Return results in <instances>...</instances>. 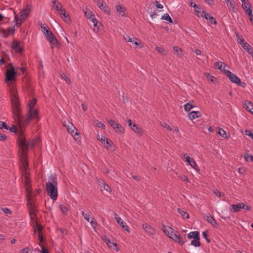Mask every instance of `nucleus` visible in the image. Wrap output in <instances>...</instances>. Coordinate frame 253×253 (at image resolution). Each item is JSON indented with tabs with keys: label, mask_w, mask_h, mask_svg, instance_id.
<instances>
[{
	"label": "nucleus",
	"mask_w": 253,
	"mask_h": 253,
	"mask_svg": "<svg viewBox=\"0 0 253 253\" xmlns=\"http://www.w3.org/2000/svg\"><path fill=\"white\" fill-rule=\"evenodd\" d=\"M11 105L12 108V112L13 117L15 121L20 124H24V125H27L29 124L32 119L38 118V111L36 110L32 111L33 108L37 103L36 98H32L29 100L28 103V109L26 118H24L21 114V109L19 101V98L17 92L13 90L11 92Z\"/></svg>",
	"instance_id": "nucleus-1"
},
{
	"label": "nucleus",
	"mask_w": 253,
	"mask_h": 253,
	"mask_svg": "<svg viewBox=\"0 0 253 253\" xmlns=\"http://www.w3.org/2000/svg\"><path fill=\"white\" fill-rule=\"evenodd\" d=\"M37 142V140L35 139L27 141L25 138L23 131L19 132L17 143L21 149V154L24 157L27 156L26 151L29 148H33Z\"/></svg>",
	"instance_id": "nucleus-2"
},
{
	"label": "nucleus",
	"mask_w": 253,
	"mask_h": 253,
	"mask_svg": "<svg viewBox=\"0 0 253 253\" xmlns=\"http://www.w3.org/2000/svg\"><path fill=\"white\" fill-rule=\"evenodd\" d=\"M26 195L27 197V206L28 212L30 215L31 219H33V216H36V205L34 203V200L32 197V189L30 186L28 185L27 182L25 184Z\"/></svg>",
	"instance_id": "nucleus-3"
},
{
	"label": "nucleus",
	"mask_w": 253,
	"mask_h": 253,
	"mask_svg": "<svg viewBox=\"0 0 253 253\" xmlns=\"http://www.w3.org/2000/svg\"><path fill=\"white\" fill-rule=\"evenodd\" d=\"M51 182H48L46 184V188L48 196L54 201L58 196L57 179L56 176L52 175L51 177Z\"/></svg>",
	"instance_id": "nucleus-4"
},
{
	"label": "nucleus",
	"mask_w": 253,
	"mask_h": 253,
	"mask_svg": "<svg viewBox=\"0 0 253 253\" xmlns=\"http://www.w3.org/2000/svg\"><path fill=\"white\" fill-rule=\"evenodd\" d=\"M225 66L222 69V64H216L215 68L219 69L220 70H223L225 74L229 78L231 82L237 84L238 86H241L245 88L246 86V84L241 81V80L236 75L232 73L231 72L225 69Z\"/></svg>",
	"instance_id": "nucleus-5"
},
{
	"label": "nucleus",
	"mask_w": 253,
	"mask_h": 253,
	"mask_svg": "<svg viewBox=\"0 0 253 253\" xmlns=\"http://www.w3.org/2000/svg\"><path fill=\"white\" fill-rule=\"evenodd\" d=\"M30 12L31 6L27 5L25 9L20 12L19 15H15L14 17L15 25L17 27H20L22 23L26 20Z\"/></svg>",
	"instance_id": "nucleus-6"
},
{
	"label": "nucleus",
	"mask_w": 253,
	"mask_h": 253,
	"mask_svg": "<svg viewBox=\"0 0 253 253\" xmlns=\"http://www.w3.org/2000/svg\"><path fill=\"white\" fill-rule=\"evenodd\" d=\"M236 38L237 39V43L241 45L243 49L253 58V48L245 41L242 36L236 34Z\"/></svg>",
	"instance_id": "nucleus-7"
},
{
	"label": "nucleus",
	"mask_w": 253,
	"mask_h": 253,
	"mask_svg": "<svg viewBox=\"0 0 253 253\" xmlns=\"http://www.w3.org/2000/svg\"><path fill=\"white\" fill-rule=\"evenodd\" d=\"M63 126L66 128L67 131L73 137L75 140H77L80 138L79 134L77 132V129L72 123L68 122L67 123L64 122Z\"/></svg>",
	"instance_id": "nucleus-8"
},
{
	"label": "nucleus",
	"mask_w": 253,
	"mask_h": 253,
	"mask_svg": "<svg viewBox=\"0 0 253 253\" xmlns=\"http://www.w3.org/2000/svg\"><path fill=\"white\" fill-rule=\"evenodd\" d=\"M16 72L13 66L7 69L5 73V81L8 82L16 79Z\"/></svg>",
	"instance_id": "nucleus-9"
},
{
	"label": "nucleus",
	"mask_w": 253,
	"mask_h": 253,
	"mask_svg": "<svg viewBox=\"0 0 253 253\" xmlns=\"http://www.w3.org/2000/svg\"><path fill=\"white\" fill-rule=\"evenodd\" d=\"M242 3V7L247 15H251L253 13L251 9V4L248 0H240Z\"/></svg>",
	"instance_id": "nucleus-10"
},
{
	"label": "nucleus",
	"mask_w": 253,
	"mask_h": 253,
	"mask_svg": "<svg viewBox=\"0 0 253 253\" xmlns=\"http://www.w3.org/2000/svg\"><path fill=\"white\" fill-rule=\"evenodd\" d=\"M95 2L101 10L108 15L110 14V11L103 0H96Z\"/></svg>",
	"instance_id": "nucleus-11"
},
{
	"label": "nucleus",
	"mask_w": 253,
	"mask_h": 253,
	"mask_svg": "<svg viewBox=\"0 0 253 253\" xmlns=\"http://www.w3.org/2000/svg\"><path fill=\"white\" fill-rule=\"evenodd\" d=\"M98 139L103 144H104L107 150L111 151H113L114 150L112 147V142L110 139L106 138L105 137H102L100 139L99 136H98Z\"/></svg>",
	"instance_id": "nucleus-12"
},
{
	"label": "nucleus",
	"mask_w": 253,
	"mask_h": 253,
	"mask_svg": "<svg viewBox=\"0 0 253 253\" xmlns=\"http://www.w3.org/2000/svg\"><path fill=\"white\" fill-rule=\"evenodd\" d=\"M45 35L51 44L53 45H58L59 43L58 40L51 31L46 33Z\"/></svg>",
	"instance_id": "nucleus-13"
},
{
	"label": "nucleus",
	"mask_w": 253,
	"mask_h": 253,
	"mask_svg": "<svg viewBox=\"0 0 253 253\" xmlns=\"http://www.w3.org/2000/svg\"><path fill=\"white\" fill-rule=\"evenodd\" d=\"M114 215L116 221L119 226H121L124 230L127 232L128 233H130V231L129 228L127 225H126V223L124 222L120 217H117L116 213H115Z\"/></svg>",
	"instance_id": "nucleus-14"
},
{
	"label": "nucleus",
	"mask_w": 253,
	"mask_h": 253,
	"mask_svg": "<svg viewBox=\"0 0 253 253\" xmlns=\"http://www.w3.org/2000/svg\"><path fill=\"white\" fill-rule=\"evenodd\" d=\"M116 12L119 16L125 17L126 16V8L122 5L117 4L115 6Z\"/></svg>",
	"instance_id": "nucleus-15"
},
{
	"label": "nucleus",
	"mask_w": 253,
	"mask_h": 253,
	"mask_svg": "<svg viewBox=\"0 0 253 253\" xmlns=\"http://www.w3.org/2000/svg\"><path fill=\"white\" fill-rule=\"evenodd\" d=\"M244 207V204L242 202L237 204H233L230 207V211L232 213L238 212Z\"/></svg>",
	"instance_id": "nucleus-16"
},
{
	"label": "nucleus",
	"mask_w": 253,
	"mask_h": 253,
	"mask_svg": "<svg viewBox=\"0 0 253 253\" xmlns=\"http://www.w3.org/2000/svg\"><path fill=\"white\" fill-rule=\"evenodd\" d=\"M20 42L18 41H13L11 44V49L12 51L17 53H20L22 51V49L20 46Z\"/></svg>",
	"instance_id": "nucleus-17"
},
{
	"label": "nucleus",
	"mask_w": 253,
	"mask_h": 253,
	"mask_svg": "<svg viewBox=\"0 0 253 253\" xmlns=\"http://www.w3.org/2000/svg\"><path fill=\"white\" fill-rule=\"evenodd\" d=\"M184 157L185 158V161L187 162L193 169L195 170H197L198 169V166L195 161V160L190 158L188 155H187L186 154L184 155Z\"/></svg>",
	"instance_id": "nucleus-18"
},
{
	"label": "nucleus",
	"mask_w": 253,
	"mask_h": 253,
	"mask_svg": "<svg viewBox=\"0 0 253 253\" xmlns=\"http://www.w3.org/2000/svg\"><path fill=\"white\" fill-rule=\"evenodd\" d=\"M193 7L194 8V11L198 17H203L206 11L203 10L196 4H194Z\"/></svg>",
	"instance_id": "nucleus-19"
},
{
	"label": "nucleus",
	"mask_w": 253,
	"mask_h": 253,
	"mask_svg": "<svg viewBox=\"0 0 253 253\" xmlns=\"http://www.w3.org/2000/svg\"><path fill=\"white\" fill-rule=\"evenodd\" d=\"M204 218L206 219V221L209 222L210 224H211V225H212L213 227L217 228L218 227V224L215 220V219L211 216L210 214H208L207 215H206V216L204 217Z\"/></svg>",
	"instance_id": "nucleus-20"
},
{
	"label": "nucleus",
	"mask_w": 253,
	"mask_h": 253,
	"mask_svg": "<svg viewBox=\"0 0 253 253\" xmlns=\"http://www.w3.org/2000/svg\"><path fill=\"white\" fill-rule=\"evenodd\" d=\"M52 3L53 6L56 9L59 15L65 11L61 4L58 2L57 0H53Z\"/></svg>",
	"instance_id": "nucleus-21"
},
{
	"label": "nucleus",
	"mask_w": 253,
	"mask_h": 253,
	"mask_svg": "<svg viewBox=\"0 0 253 253\" xmlns=\"http://www.w3.org/2000/svg\"><path fill=\"white\" fill-rule=\"evenodd\" d=\"M172 235L169 236V238L173 240L175 242L178 243L179 244L182 245L184 244V242L181 239V237L179 234H176L175 233H174V231L172 232Z\"/></svg>",
	"instance_id": "nucleus-22"
},
{
	"label": "nucleus",
	"mask_w": 253,
	"mask_h": 253,
	"mask_svg": "<svg viewBox=\"0 0 253 253\" xmlns=\"http://www.w3.org/2000/svg\"><path fill=\"white\" fill-rule=\"evenodd\" d=\"M84 12L86 16V17L89 19L91 21L93 20V19H95V16L93 14L92 11L89 10L87 8H85L84 10Z\"/></svg>",
	"instance_id": "nucleus-23"
},
{
	"label": "nucleus",
	"mask_w": 253,
	"mask_h": 253,
	"mask_svg": "<svg viewBox=\"0 0 253 253\" xmlns=\"http://www.w3.org/2000/svg\"><path fill=\"white\" fill-rule=\"evenodd\" d=\"M143 228L147 233L153 235L155 233L154 229L147 223L143 224Z\"/></svg>",
	"instance_id": "nucleus-24"
},
{
	"label": "nucleus",
	"mask_w": 253,
	"mask_h": 253,
	"mask_svg": "<svg viewBox=\"0 0 253 253\" xmlns=\"http://www.w3.org/2000/svg\"><path fill=\"white\" fill-rule=\"evenodd\" d=\"M202 115L200 111H192L188 114L189 118L192 120L194 119L201 117Z\"/></svg>",
	"instance_id": "nucleus-25"
},
{
	"label": "nucleus",
	"mask_w": 253,
	"mask_h": 253,
	"mask_svg": "<svg viewBox=\"0 0 253 253\" xmlns=\"http://www.w3.org/2000/svg\"><path fill=\"white\" fill-rule=\"evenodd\" d=\"M163 230V232L165 233V234L167 236H168L169 238V236L172 235L171 234L174 231V230L172 228H171L169 226H168V227L164 226Z\"/></svg>",
	"instance_id": "nucleus-26"
},
{
	"label": "nucleus",
	"mask_w": 253,
	"mask_h": 253,
	"mask_svg": "<svg viewBox=\"0 0 253 253\" xmlns=\"http://www.w3.org/2000/svg\"><path fill=\"white\" fill-rule=\"evenodd\" d=\"M243 106L247 111L250 112L253 109V103L248 101H245L243 103Z\"/></svg>",
	"instance_id": "nucleus-27"
},
{
	"label": "nucleus",
	"mask_w": 253,
	"mask_h": 253,
	"mask_svg": "<svg viewBox=\"0 0 253 253\" xmlns=\"http://www.w3.org/2000/svg\"><path fill=\"white\" fill-rule=\"evenodd\" d=\"M61 18L66 23H70L71 19L69 15L65 12V10L60 14Z\"/></svg>",
	"instance_id": "nucleus-28"
},
{
	"label": "nucleus",
	"mask_w": 253,
	"mask_h": 253,
	"mask_svg": "<svg viewBox=\"0 0 253 253\" xmlns=\"http://www.w3.org/2000/svg\"><path fill=\"white\" fill-rule=\"evenodd\" d=\"M132 129L136 133L142 135L143 133V130L141 128L138 127L137 125L135 123H133V128Z\"/></svg>",
	"instance_id": "nucleus-29"
},
{
	"label": "nucleus",
	"mask_w": 253,
	"mask_h": 253,
	"mask_svg": "<svg viewBox=\"0 0 253 253\" xmlns=\"http://www.w3.org/2000/svg\"><path fill=\"white\" fill-rule=\"evenodd\" d=\"M200 236L194 238L193 240H192L191 242V244L192 245L195 247H199L201 245V243L200 242Z\"/></svg>",
	"instance_id": "nucleus-30"
},
{
	"label": "nucleus",
	"mask_w": 253,
	"mask_h": 253,
	"mask_svg": "<svg viewBox=\"0 0 253 253\" xmlns=\"http://www.w3.org/2000/svg\"><path fill=\"white\" fill-rule=\"evenodd\" d=\"M7 31H8V33H6V32L5 30H4V29L2 30V33L4 34V36L6 37H7L8 36V35H9V34H14V33L15 31V29L14 27H10L8 28Z\"/></svg>",
	"instance_id": "nucleus-31"
},
{
	"label": "nucleus",
	"mask_w": 253,
	"mask_h": 253,
	"mask_svg": "<svg viewBox=\"0 0 253 253\" xmlns=\"http://www.w3.org/2000/svg\"><path fill=\"white\" fill-rule=\"evenodd\" d=\"M229 10L235 11V7L233 2L230 0H224Z\"/></svg>",
	"instance_id": "nucleus-32"
},
{
	"label": "nucleus",
	"mask_w": 253,
	"mask_h": 253,
	"mask_svg": "<svg viewBox=\"0 0 253 253\" xmlns=\"http://www.w3.org/2000/svg\"><path fill=\"white\" fill-rule=\"evenodd\" d=\"M173 50L176 55L179 57H181L184 55V52L182 50L177 46H174L173 47Z\"/></svg>",
	"instance_id": "nucleus-33"
},
{
	"label": "nucleus",
	"mask_w": 253,
	"mask_h": 253,
	"mask_svg": "<svg viewBox=\"0 0 253 253\" xmlns=\"http://www.w3.org/2000/svg\"><path fill=\"white\" fill-rule=\"evenodd\" d=\"M177 211L184 219L189 218L188 213L187 212L184 211L183 210L178 208L177 209Z\"/></svg>",
	"instance_id": "nucleus-34"
},
{
	"label": "nucleus",
	"mask_w": 253,
	"mask_h": 253,
	"mask_svg": "<svg viewBox=\"0 0 253 253\" xmlns=\"http://www.w3.org/2000/svg\"><path fill=\"white\" fill-rule=\"evenodd\" d=\"M204 75L207 77V78L213 83L214 84H215V82L216 81V79L212 75L208 73L205 72L204 73Z\"/></svg>",
	"instance_id": "nucleus-35"
},
{
	"label": "nucleus",
	"mask_w": 253,
	"mask_h": 253,
	"mask_svg": "<svg viewBox=\"0 0 253 253\" xmlns=\"http://www.w3.org/2000/svg\"><path fill=\"white\" fill-rule=\"evenodd\" d=\"M199 236H200L199 231L190 232L187 235V237L189 239H192V238L194 239V238H196Z\"/></svg>",
	"instance_id": "nucleus-36"
},
{
	"label": "nucleus",
	"mask_w": 253,
	"mask_h": 253,
	"mask_svg": "<svg viewBox=\"0 0 253 253\" xmlns=\"http://www.w3.org/2000/svg\"><path fill=\"white\" fill-rule=\"evenodd\" d=\"M107 121L109 123V124L114 129L116 126H119V124L116 123L114 120L110 119H107Z\"/></svg>",
	"instance_id": "nucleus-37"
},
{
	"label": "nucleus",
	"mask_w": 253,
	"mask_h": 253,
	"mask_svg": "<svg viewBox=\"0 0 253 253\" xmlns=\"http://www.w3.org/2000/svg\"><path fill=\"white\" fill-rule=\"evenodd\" d=\"M161 19L166 20L169 23H172V20L170 16L167 13H166L162 16Z\"/></svg>",
	"instance_id": "nucleus-38"
},
{
	"label": "nucleus",
	"mask_w": 253,
	"mask_h": 253,
	"mask_svg": "<svg viewBox=\"0 0 253 253\" xmlns=\"http://www.w3.org/2000/svg\"><path fill=\"white\" fill-rule=\"evenodd\" d=\"M156 50L163 55H166L168 53L167 51L162 47L157 46L156 47Z\"/></svg>",
	"instance_id": "nucleus-39"
},
{
	"label": "nucleus",
	"mask_w": 253,
	"mask_h": 253,
	"mask_svg": "<svg viewBox=\"0 0 253 253\" xmlns=\"http://www.w3.org/2000/svg\"><path fill=\"white\" fill-rule=\"evenodd\" d=\"M104 241L106 243L107 245L110 248H112L113 246H115V247L117 246V244L116 243L111 242V241L110 240V239H109L108 238H107L106 237H105L104 238Z\"/></svg>",
	"instance_id": "nucleus-40"
},
{
	"label": "nucleus",
	"mask_w": 253,
	"mask_h": 253,
	"mask_svg": "<svg viewBox=\"0 0 253 253\" xmlns=\"http://www.w3.org/2000/svg\"><path fill=\"white\" fill-rule=\"evenodd\" d=\"M117 133H123L124 132V128L119 124V126H116L114 129Z\"/></svg>",
	"instance_id": "nucleus-41"
},
{
	"label": "nucleus",
	"mask_w": 253,
	"mask_h": 253,
	"mask_svg": "<svg viewBox=\"0 0 253 253\" xmlns=\"http://www.w3.org/2000/svg\"><path fill=\"white\" fill-rule=\"evenodd\" d=\"M81 213L84 219L88 222H90V214L89 213H85L84 211H81Z\"/></svg>",
	"instance_id": "nucleus-42"
},
{
	"label": "nucleus",
	"mask_w": 253,
	"mask_h": 253,
	"mask_svg": "<svg viewBox=\"0 0 253 253\" xmlns=\"http://www.w3.org/2000/svg\"><path fill=\"white\" fill-rule=\"evenodd\" d=\"M218 134L223 138H226L227 137L226 131L221 128H219Z\"/></svg>",
	"instance_id": "nucleus-43"
},
{
	"label": "nucleus",
	"mask_w": 253,
	"mask_h": 253,
	"mask_svg": "<svg viewBox=\"0 0 253 253\" xmlns=\"http://www.w3.org/2000/svg\"><path fill=\"white\" fill-rule=\"evenodd\" d=\"M193 108H194V106L190 102L187 103L184 105V108L186 111H189Z\"/></svg>",
	"instance_id": "nucleus-44"
},
{
	"label": "nucleus",
	"mask_w": 253,
	"mask_h": 253,
	"mask_svg": "<svg viewBox=\"0 0 253 253\" xmlns=\"http://www.w3.org/2000/svg\"><path fill=\"white\" fill-rule=\"evenodd\" d=\"M124 39L127 42H134L133 39L131 38L130 36L127 34H125L123 35Z\"/></svg>",
	"instance_id": "nucleus-45"
},
{
	"label": "nucleus",
	"mask_w": 253,
	"mask_h": 253,
	"mask_svg": "<svg viewBox=\"0 0 253 253\" xmlns=\"http://www.w3.org/2000/svg\"><path fill=\"white\" fill-rule=\"evenodd\" d=\"M91 22L93 23L94 30H95L96 29L98 30L99 29V25H101L100 23L96 19V18L93 19Z\"/></svg>",
	"instance_id": "nucleus-46"
},
{
	"label": "nucleus",
	"mask_w": 253,
	"mask_h": 253,
	"mask_svg": "<svg viewBox=\"0 0 253 253\" xmlns=\"http://www.w3.org/2000/svg\"><path fill=\"white\" fill-rule=\"evenodd\" d=\"M41 30L44 35L50 31L48 27L45 24L41 26Z\"/></svg>",
	"instance_id": "nucleus-47"
},
{
	"label": "nucleus",
	"mask_w": 253,
	"mask_h": 253,
	"mask_svg": "<svg viewBox=\"0 0 253 253\" xmlns=\"http://www.w3.org/2000/svg\"><path fill=\"white\" fill-rule=\"evenodd\" d=\"M59 208H60V210L62 211V212L64 214H66L68 212V208L66 206H65L63 205H60L59 206Z\"/></svg>",
	"instance_id": "nucleus-48"
},
{
	"label": "nucleus",
	"mask_w": 253,
	"mask_h": 253,
	"mask_svg": "<svg viewBox=\"0 0 253 253\" xmlns=\"http://www.w3.org/2000/svg\"><path fill=\"white\" fill-rule=\"evenodd\" d=\"M61 77L62 79H64L67 83L69 84L71 83V79L65 74L62 73L61 75Z\"/></svg>",
	"instance_id": "nucleus-49"
},
{
	"label": "nucleus",
	"mask_w": 253,
	"mask_h": 253,
	"mask_svg": "<svg viewBox=\"0 0 253 253\" xmlns=\"http://www.w3.org/2000/svg\"><path fill=\"white\" fill-rule=\"evenodd\" d=\"M102 187L103 188L104 190H106V191L108 192H111V189L108 184L105 183H103Z\"/></svg>",
	"instance_id": "nucleus-50"
},
{
	"label": "nucleus",
	"mask_w": 253,
	"mask_h": 253,
	"mask_svg": "<svg viewBox=\"0 0 253 253\" xmlns=\"http://www.w3.org/2000/svg\"><path fill=\"white\" fill-rule=\"evenodd\" d=\"M244 158L246 161H253V156L251 155H246L244 156Z\"/></svg>",
	"instance_id": "nucleus-51"
},
{
	"label": "nucleus",
	"mask_w": 253,
	"mask_h": 253,
	"mask_svg": "<svg viewBox=\"0 0 253 253\" xmlns=\"http://www.w3.org/2000/svg\"><path fill=\"white\" fill-rule=\"evenodd\" d=\"M9 130L10 132L13 133H17L18 132L17 128L14 125L11 126L9 128Z\"/></svg>",
	"instance_id": "nucleus-52"
},
{
	"label": "nucleus",
	"mask_w": 253,
	"mask_h": 253,
	"mask_svg": "<svg viewBox=\"0 0 253 253\" xmlns=\"http://www.w3.org/2000/svg\"><path fill=\"white\" fill-rule=\"evenodd\" d=\"M161 126H163L164 128L169 130V131H171L172 130V128L171 127V126L168 125L166 123H163L162 124H161Z\"/></svg>",
	"instance_id": "nucleus-53"
},
{
	"label": "nucleus",
	"mask_w": 253,
	"mask_h": 253,
	"mask_svg": "<svg viewBox=\"0 0 253 253\" xmlns=\"http://www.w3.org/2000/svg\"><path fill=\"white\" fill-rule=\"evenodd\" d=\"M2 210L5 214H12V212L9 208H2Z\"/></svg>",
	"instance_id": "nucleus-54"
},
{
	"label": "nucleus",
	"mask_w": 253,
	"mask_h": 253,
	"mask_svg": "<svg viewBox=\"0 0 253 253\" xmlns=\"http://www.w3.org/2000/svg\"><path fill=\"white\" fill-rule=\"evenodd\" d=\"M245 134L246 135L250 136L252 139H253V133L249 130H246L245 131Z\"/></svg>",
	"instance_id": "nucleus-55"
},
{
	"label": "nucleus",
	"mask_w": 253,
	"mask_h": 253,
	"mask_svg": "<svg viewBox=\"0 0 253 253\" xmlns=\"http://www.w3.org/2000/svg\"><path fill=\"white\" fill-rule=\"evenodd\" d=\"M210 6H213L214 5V0H204Z\"/></svg>",
	"instance_id": "nucleus-56"
},
{
	"label": "nucleus",
	"mask_w": 253,
	"mask_h": 253,
	"mask_svg": "<svg viewBox=\"0 0 253 253\" xmlns=\"http://www.w3.org/2000/svg\"><path fill=\"white\" fill-rule=\"evenodd\" d=\"M179 177L182 181L189 182V179L188 177L185 175H180Z\"/></svg>",
	"instance_id": "nucleus-57"
},
{
	"label": "nucleus",
	"mask_w": 253,
	"mask_h": 253,
	"mask_svg": "<svg viewBox=\"0 0 253 253\" xmlns=\"http://www.w3.org/2000/svg\"><path fill=\"white\" fill-rule=\"evenodd\" d=\"M42 226L40 224H37L36 225V230L39 234H40V232L42 230Z\"/></svg>",
	"instance_id": "nucleus-58"
},
{
	"label": "nucleus",
	"mask_w": 253,
	"mask_h": 253,
	"mask_svg": "<svg viewBox=\"0 0 253 253\" xmlns=\"http://www.w3.org/2000/svg\"><path fill=\"white\" fill-rule=\"evenodd\" d=\"M204 16H203V18H205L206 20H209L210 18L212 16L210 14L207 13L206 11L204 14Z\"/></svg>",
	"instance_id": "nucleus-59"
},
{
	"label": "nucleus",
	"mask_w": 253,
	"mask_h": 253,
	"mask_svg": "<svg viewBox=\"0 0 253 253\" xmlns=\"http://www.w3.org/2000/svg\"><path fill=\"white\" fill-rule=\"evenodd\" d=\"M97 126L98 127L101 128L102 129H105V125L100 122H97Z\"/></svg>",
	"instance_id": "nucleus-60"
},
{
	"label": "nucleus",
	"mask_w": 253,
	"mask_h": 253,
	"mask_svg": "<svg viewBox=\"0 0 253 253\" xmlns=\"http://www.w3.org/2000/svg\"><path fill=\"white\" fill-rule=\"evenodd\" d=\"M209 21V22L211 24H216V23H217L216 20L213 16H211Z\"/></svg>",
	"instance_id": "nucleus-61"
},
{
	"label": "nucleus",
	"mask_w": 253,
	"mask_h": 253,
	"mask_svg": "<svg viewBox=\"0 0 253 253\" xmlns=\"http://www.w3.org/2000/svg\"><path fill=\"white\" fill-rule=\"evenodd\" d=\"M155 6L158 9H162L163 8V5L160 3H159L158 1H155Z\"/></svg>",
	"instance_id": "nucleus-62"
},
{
	"label": "nucleus",
	"mask_w": 253,
	"mask_h": 253,
	"mask_svg": "<svg viewBox=\"0 0 253 253\" xmlns=\"http://www.w3.org/2000/svg\"><path fill=\"white\" fill-rule=\"evenodd\" d=\"M29 248L28 247H26L22 249L21 251L22 253H29Z\"/></svg>",
	"instance_id": "nucleus-63"
},
{
	"label": "nucleus",
	"mask_w": 253,
	"mask_h": 253,
	"mask_svg": "<svg viewBox=\"0 0 253 253\" xmlns=\"http://www.w3.org/2000/svg\"><path fill=\"white\" fill-rule=\"evenodd\" d=\"M41 247L42 249L41 253H49L48 249L45 248L44 247L42 246H41Z\"/></svg>",
	"instance_id": "nucleus-64"
}]
</instances>
